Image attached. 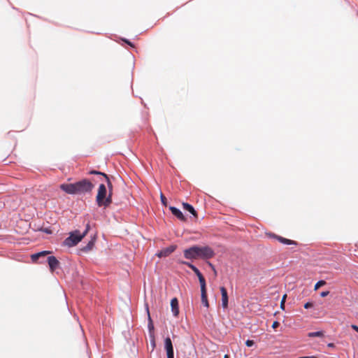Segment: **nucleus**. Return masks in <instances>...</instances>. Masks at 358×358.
<instances>
[{
  "label": "nucleus",
  "mask_w": 358,
  "mask_h": 358,
  "mask_svg": "<svg viewBox=\"0 0 358 358\" xmlns=\"http://www.w3.org/2000/svg\"><path fill=\"white\" fill-rule=\"evenodd\" d=\"M60 189L69 194H82L90 192L94 185L87 179H83L75 183H63L59 186Z\"/></svg>",
  "instance_id": "obj_1"
},
{
  "label": "nucleus",
  "mask_w": 358,
  "mask_h": 358,
  "mask_svg": "<svg viewBox=\"0 0 358 358\" xmlns=\"http://www.w3.org/2000/svg\"><path fill=\"white\" fill-rule=\"evenodd\" d=\"M184 257L187 259H208L213 258L215 253L214 250L209 246H198L194 245L183 252Z\"/></svg>",
  "instance_id": "obj_2"
},
{
  "label": "nucleus",
  "mask_w": 358,
  "mask_h": 358,
  "mask_svg": "<svg viewBox=\"0 0 358 358\" xmlns=\"http://www.w3.org/2000/svg\"><path fill=\"white\" fill-rule=\"evenodd\" d=\"M90 229L89 223L86 225V229L83 234L78 230H76L70 234V236L64 241V244L69 247L76 245L82 239L87 235Z\"/></svg>",
  "instance_id": "obj_3"
},
{
  "label": "nucleus",
  "mask_w": 358,
  "mask_h": 358,
  "mask_svg": "<svg viewBox=\"0 0 358 358\" xmlns=\"http://www.w3.org/2000/svg\"><path fill=\"white\" fill-rule=\"evenodd\" d=\"M106 193L107 191L105 185L101 184L99 187L96 197V201L99 206L106 208L112 203L111 194H109L108 196L106 197Z\"/></svg>",
  "instance_id": "obj_4"
},
{
  "label": "nucleus",
  "mask_w": 358,
  "mask_h": 358,
  "mask_svg": "<svg viewBox=\"0 0 358 358\" xmlns=\"http://www.w3.org/2000/svg\"><path fill=\"white\" fill-rule=\"evenodd\" d=\"M176 245H170L166 248H164L162 250H161L157 254V255L159 257H168L169 256L172 252H173L176 249Z\"/></svg>",
  "instance_id": "obj_5"
},
{
  "label": "nucleus",
  "mask_w": 358,
  "mask_h": 358,
  "mask_svg": "<svg viewBox=\"0 0 358 358\" xmlns=\"http://www.w3.org/2000/svg\"><path fill=\"white\" fill-rule=\"evenodd\" d=\"M165 349L166 350L167 358H174L173 348L171 340L167 337L164 341Z\"/></svg>",
  "instance_id": "obj_6"
},
{
  "label": "nucleus",
  "mask_w": 358,
  "mask_h": 358,
  "mask_svg": "<svg viewBox=\"0 0 358 358\" xmlns=\"http://www.w3.org/2000/svg\"><path fill=\"white\" fill-rule=\"evenodd\" d=\"M48 263L50 266L51 271H54L59 268V262L54 256H50L48 257Z\"/></svg>",
  "instance_id": "obj_7"
},
{
  "label": "nucleus",
  "mask_w": 358,
  "mask_h": 358,
  "mask_svg": "<svg viewBox=\"0 0 358 358\" xmlns=\"http://www.w3.org/2000/svg\"><path fill=\"white\" fill-rule=\"evenodd\" d=\"M220 292L222 294V306L224 308H227L228 307V294L227 289L224 287H221Z\"/></svg>",
  "instance_id": "obj_8"
},
{
  "label": "nucleus",
  "mask_w": 358,
  "mask_h": 358,
  "mask_svg": "<svg viewBox=\"0 0 358 358\" xmlns=\"http://www.w3.org/2000/svg\"><path fill=\"white\" fill-rule=\"evenodd\" d=\"M171 310L175 317H178L179 314L178 301L177 298H173L171 301Z\"/></svg>",
  "instance_id": "obj_9"
},
{
  "label": "nucleus",
  "mask_w": 358,
  "mask_h": 358,
  "mask_svg": "<svg viewBox=\"0 0 358 358\" xmlns=\"http://www.w3.org/2000/svg\"><path fill=\"white\" fill-rule=\"evenodd\" d=\"M273 237L276 238L279 242L285 245H296V243L292 240L283 238L280 236L273 235Z\"/></svg>",
  "instance_id": "obj_10"
},
{
  "label": "nucleus",
  "mask_w": 358,
  "mask_h": 358,
  "mask_svg": "<svg viewBox=\"0 0 358 358\" xmlns=\"http://www.w3.org/2000/svg\"><path fill=\"white\" fill-rule=\"evenodd\" d=\"M170 210L171 211L173 215H174L176 217H177L179 220H182V221L185 220V218L182 213L177 208L171 206Z\"/></svg>",
  "instance_id": "obj_11"
},
{
  "label": "nucleus",
  "mask_w": 358,
  "mask_h": 358,
  "mask_svg": "<svg viewBox=\"0 0 358 358\" xmlns=\"http://www.w3.org/2000/svg\"><path fill=\"white\" fill-rule=\"evenodd\" d=\"M89 173L91 174V175L93 174V175H101V176H103L106 178V181H107V184H108V187L110 189L112 188L111 182L110 181L108 176L106 173L100 172V171H94V170L91 171Z\"/></svg>",
  "instance_id": "obj_12"
},
{
  "label": "nucleus",
  "mask_w": 358,
  "mask_h": 358,
  "mask_svg": "<svg viewBox=\"0 0 358 358\" xmlns=\"http://www.w3.org/2000/svg\"><path fill=\"white\" fill-rule=\"evenodd\" d=\"M182 206H183V208H184L186 210L189 211V212L191 214H192L195 217H197V213H196V211L194 210V207H193L192 205H190V204H189V203H182Z\"/></svg>",
  "instance_id": "obj_13"
},
{
  "label": "nucleus",
  "mask_w": 358,
  "mask_h": 358,
  "mask_svg": "<svg viewBox=\"0 0 358 358\" xmlns=\"http://www.w3.org/2000/svg\"><path fill=\"white\" fill-rule=\"evenodd\" d=\"M50 253V251H43V252H38V253L32 255L31 257V259H32L33 262H36L41 257H45V255H48Z\"/></svg>",
  "instance_id": "obj_14"
},
{
  "label": "nucleus",
  "mask_w": 358,
  "mask_h": 358,
  "mask_svg": "<svg viewBox=\"0 0 358 358\" xmlns=\"http://www.w3.org/2000/svg\"><path fill=\"white\" fill-rule=\"evenodd\" d=\"M183 264L188 266L194 272V273L197 275L198 278L202 275V273L199 271V270L193 264L189 262H183Z\"/></svg>",
  "instance_id": "obj_15"
},
{
  "label": "nucleus",
  "mask_w": 358,
  "mask_h": 358,
  "mask_svg": "<svg viewBox=\"0 0 358 358\" xmlns=\"http://www.w3.org/2000/svg\"><path fill=\"white\" fill-rule=\"evenodd\" d=\"M201 302L206 307H209V303L207 298V291L201 292Z\"/></svg>",
  "instance_id": "obj_16"
},
{
  "label": "nucleus",
  "mask_w": 358,
  "mask_h": 358,
  "mask_svg": "<svg viewBox=\"0 0 358 358\" xmlns=\"http://www.w3.org/2000/svg\"><path fill=\"white\" fill-rule=\"evenodd\" d=\"M199 280L201 285V292L206 291V280L203 277V275H201L199 278Z\"/></svg>",
  "instance_id": "obj_17"
},
{
  "label": "nucleus",
  "mask_w": 358,
  "mask_h": 358,
  "mask_svg": "<svg viewBox=\"0 0 358 358\" xmlns=\"http://www.w3.org/2000/svg\"><path fill=\"white\" fill-rule=\"evenodd\" d=\"M308 336L309 337H322L324 334L322 331H315L308 333Z\"/></svg>",
  "instance_id": "obj_18"
},
{
  "label": "nucleus",
  "mask_w": 358,
  "mask_h": 358,
  "mask_svg": "<svg viewBox=\"0 0 358 358\" xmlns=\"http://www.w3.org/2000/svg\"><path fill=\"white\" fill-rule=\"evenodd\" d=\"M94 242H95V238L94 239H92L88 243L87 245L84 248V250L85 251H88V250H90L94 245Z\"/></svg>",
  "instance_id": "obj_19"
},
{
  "label": "nucleus",
  "mask_w": 358,
  "mask_h": 358,
  "mask_svg": "<svg viewBox=\"0 0 358 358\" xmlns=\"http://www.w3.org/2000/svg\"><path fill=\"white\" fill-rule=\"evenodd\" d=\"M326 283H327V282H326V281L322 280L318 281V282L315 285V287H314L315 290L318 289L320 287H322V286H323V285H326Z\"/></svg>",
  "instance_id": "obj_20"
},
{
  "label": "nucleus",
  "mask_w": 358,
  "mask_h": 358,
  "mask_svg": "<svg viewBox=\"0 0 358 358\" xmlns=\"http://www.w3.org/2000/svg\"><path fill=\"white\" fill-rule=\"evenodd\" d=\"M147 312H148V320H149L148 327H149L150 330H151V329H153V324H152V320H151V317H150V315L148 308H147Z\"/></svg>",
  "instance_id": "obj_21"
},
{
  "label": "nucleus",
  "mask_w": 358,
  "mask_h": 358,
  "mask_svg": "<svg viewBox=\"0 0 358 358\" xmlns=\"http://www.w3.org/2000/svg\"><path fill=\"white\" fill-rule=\"evenodd\" d=\"M160 199H161V201L162 203V204L165 206H166V198L165 197V196L163 194H161V196H160Z\"/></svg>",
  "instance_id": "obj_22"
},
{
  "label": "nucleus",
  "mask_w": 358,
  "mask_h": 358,
  "mask_svg": "<svg viewBox=\"0 0 358 358\" xmlns=\"http://www.w3.org/2000/svg\"><path fill=\"white\" fill-rule=\"evenodd\" d=\"M286 297H287V295L285 294L283 296H282V299L281 300V302H280V308L282 309H284L285 308V299H286Z\"/></svg>",
  "instance_id": "obj_23"
},
{
  "label": "nucleus",
  "mask_w": 358,
  "mask_h": 358,
  "mask_svg": "<svg viewBox=\"0 0 358 358\" xmlns=\"http://www.w3.org/2000/svg\"><path fill=\"white\" fill-rule=\"evenodd\" d=\"M254 341L252 340H247L245 342V345L248 347H252L254 345Z\"/></svg>",
  "instance_id": "obj_24"
},
{
  "label": "nucleus",
  "mask_w": 358,
  "mask_h": 358,
  "mask_svg": "<svg viewBox=\"0 0 358 358\" xmlns=\"http://www.w3.org/2000/svg\"><path fill=\"white\" fill-rule=\"evenodd\" d=\"M313 306V303L311 302H307L304 304V308L306 309H308V308H312Z\"/></svg>",
  "instance_id": "obj_25"
},
{
  "label": "nucleus",
  "mask_w": 358,
  "mask_h": 358,
  "mask_svg": "<svg viewBox=\"0 0 358 358\" xmlns=\"http://www.w3.org/2000/svg\"><path fill=\"white\" fill-rule=\"evenodd\" d=\"M280 325V323L278 322V321H275L273 322V324H272V327L273 329H276L277 327H278Z\"/></svg>",
  "instance_id": "obj_26"
},
{
  "label": "nucleus",
  "mask_w": 358,
  "mask_h": 358,
  "mask_svg": "<svg viewBox=\"0 0 358 358\" xmlns=\"http://www.w3.org/2000/svg\"><path fill=\"white\" fill-rule=\"evenodd\" d=\"M329 291L322 292L320 293V296H321L322 297H325V296H327V295H329Z\"/></svg>",
  "instance_id": "obj_27"
},
{
  "label": "nucleus",
  "mask_w": 358,
  "mask_h": 358,
  "mask_svg": "<svg viewBox=\"0 0 358 358\" xmlns=\"http://www.w3.org/2000/svg\"><path fill=\"white\" fill-rule=\"evenodd\" d=\"M123 41H124L126 43H127L128 45H129L130 46L134 47V45H133V44H132L129 41H128V40H127V39H123Z\"/></svg>",
  "instance_id": "obj_28"
},
{
  "label": "nucleus",
  "mask_w": 358,
  "mask_h": 358,
  "mask_svg": "<svg viewBox=\"0 0 358 358\" xmlns=\"http://www.w3.org/2000/svg\"><path fill=\"white\" fill-rule=\"evenodd\" d=\"M352 329L356 331L358 333V327L357 325L352 324L351 326Z\"/></svg>",
  "instance_id": "obj_29"
},
{
  "label": "nucleus",
  "mask_w": 358,
  "mask_h": 358,
  "mask_svg": "<svg viewBox=\"0 0 358 358\" xmlns=\"http://www.w3.org/2000/svg\"><path fill=\"white\" fill-rule=\"evenodd\" d=\"M208 265H209V266H210V267H211V268L214 270V271L215 272V268H214V266H213L211 263H210V262H208Z\"/></svg>",
  "instance_id": "obj_30"
},
{
  "label": "nucleus",
  "mask_w": 358,
  "mask_h": 358,
  "mask_svg": "<svg viewBox=\"0 0 358 358\" xmlns=\"http://www.w3.org/2000/svg\"><path fill=\"white\" fill-rule=\"evenodd\" d=\"M303 358H317L315 356H310V357H303Z\"/></svg>",
  "instance_id": "obj_31"
},
{
  "label": "nucleus",
  "mask_w": 358,
  "mask_h": 358,
  "mask_svg": "<svg viewBox=\"0 0 358 358\" xmlns=\"http://www.w3.org/2000/svg\"><path fill=\"white\" fill-rule=\"evenodd\" d=\"M328 346H329V347H333V346H334V344H333V343H329V344L328 345Z\"/></svg>",
  "instance_id": "obj_32"
},
{
  "label": "nucleus",
  "mask_w": 358,
  "mask_h": 358,
  "mask_svg": "<svg viewBox=\"0 0 358 358\" xmlns=\"http://www.w3.org/2000/svg\"><path fill=\"white\" fill-rule=\"evenodd\" d=\"M224 358H229V356L227 355H225Z\"/></svg>",
  "instance_id": "obj_33"
},
{
  "label": "nucleus",
  "mask_w": 358,
  "mask_h": 358,
  "mask_svg": "<svg viewBox=\"0 0 358 358\" xmlns=\"http://www.w3.org/2000/svg\"><path fill=\"white\" fill-rule=\"evenodd\" d=\"M299 358H303V357H299Z\"/></svg>",
  "instance_id": "obj_34"
}]
</instances>
